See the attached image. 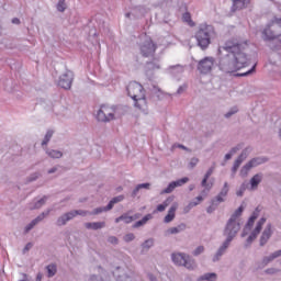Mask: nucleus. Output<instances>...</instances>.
Instances as JSON below:
<instances>
[{
	"label": "nucleus",
	"mask_w": 281,
	"mask_h": 281,
	"mask_svg": "<svg viewBox=\"0 0 281 281\" xmlns=\"http://www.w3.org/2000/svg\"><path fill=\"white\" fill-rule=\"evenodd\" d=\"M247 42L238 38L227 40L217 49V67L224 74H234L249 65V56L245 53Z\"/></svg>",
	"instance_id": "f257e3e1"
},
{
	"label": "nucleus",
	"mask_w": 281,
	"mask_h": 281,
	"mask_svg": "<svg viewBox=\"0 0 281 281\" xmlns=\"http://www.w3.org/2000/svg\"><path fill=\"white\" fill-rule=\"evenodd\" d=\"M126 91L128 97L134 100V106H136V109H139V111H146L147 102L146 90H144V86H142L137 81H132L128 83Z\"/></svg>",
	"instance_id": "f03ea898"
},
{
	"label": "nucleus",
	"mask_w": 281,
	"mask_h": 281,
	"mask_svg": "<svg viewBox=\"0 0 281 281\" xmlns=\"http://www.w3.org/2000/svg\"><path fill=\"white\" fill-rule=\"evenodd\" d=\"M194 36L198 47L205 50L207 47H210V45H212V38L216 36V31H214V27L210 24H200Z\"/></svg>",
	"instance_id": "7ed1b4c3"
},
{
	"label": "nucleus",
	"mask_w": 281,
	"mask_h": 281,
	"mask_svg": "<svg viewBox=\"0 0 281 281\" xmlns=\"http://www.w3.org/2000/svg\"><path fill=\"white\" fill-rule=\"evenodd\" d=\"M265 42L277 41L281 36V18L272 20L261 32Z\"/></svg>",
	"instance_id": "20e7f679"
},
{
	"label": "nucleus",
	"mask_w": 281,
	"mask_h": 281,
	"mask_svg": "<svg viewBox=\"0 0 281 281\" xmlns=\"http://www.w3.org/2000/svg\"><path fill=\"white\" fill-rule=\"evenodd\" d=\"M171 260L177 267H184L188 271L196 269V260L186 252H172Z\"/></svg>",
	"instance_id": "39448f33"
},
{
	"label": "nucleus",
	"mask_w": 281,
	"mask_h": 281,
	"mask_svg": "<svg viewBox=\"0 0 281 281\" xmlns=\"http://www.w3.org/2000/svg\"><path fill=\"white\" fill-rule=\"evenodd\" d=\"M115 111H117V106L115 105H101L97 112V121L102 122L103 124L113 122V120H115Z\"/></svg>",
	"instance_id": "423d86ee"
},
{
	"label": "nucleus",
	"mask_w": 281,
	"mask_h": 281,
	"mask_svg": "<svg viewBox=\"0 0 281 281\" xmlns=\"http://www.w3.org/2000/svg\"><path fill=\"white\" fill-rule=\"evenodd\" d=\"M229 194V183L225 182L220 193L211 200V205L207 206V214H213L221 203H225V198Z\"/></svg>",
	"instance_id": "0eeeda50"
},
{
	"label": "nucleus",
	"mask_w": 281,
	"mask_h": 281,
	"mask_svg": "<svg viewBox=\"0 0 281 281\" xmlns=\"http://www.w3.org/2000/svg\"><path fill=\"white\" fill-rule=\"evenodd\" d=\"M139 52L143 58H155L157 45L153 42V38L146 37L145 41L139 44Z\"/></svg>",
	"instance_id": "6e6552de"
},
{
	"label": "nucleus",
	"mask_w": 281,
	"mask_h": 281,
	"mask_svg": "<svg viewBox=\"0 0 281 281\" xmlns=\"http://www.w3.org/2000/svg\"><path fill=\"white\" fill-rule=\"evenodd\" d=\"M240 232V222H234L228 220L223 231V236L226 237V240L231 241L234 240L238 233Z\"/></svg>",
	"instance_id": "1a4fd4ad"
},
{
	"label": "nucleus",
	"mask_w": 281,
	"mask_h": 281,
	"mask_svg": "<svg viewBox=\"0 0 281 281\" xmlns=\"http://www.w3.org/2000/svg\"><path fill=\"white\" fill-rule=\"evenodd\" d=\"M267 161H269V158L267 157H255L250 159L246 165L241 167L239 171L240 177H247L251 168H258V166H262V164H267Z\"/></svg>",
	"instance_id": "9d476101"
},
{
	"label": "nucleus",
	"mask_w": 281,
	"mask_h": 281,
	"mask_svg": "<svg viewBox=\"0 0 281 281\" xmlns=\"http://www.w3.org/2000/svg\"><path fill=\"white\" fill-rule=\"evenodd\" d=\"M114 278H116V281H133L135 272L128 267H116Z\"/></svg>",
	"instance_id": "9b49d317"
},
{
	"label": "nucleus",
	"mask_w": 281,
	"mask_h": 281,
	"mask_svg": "<svg viewBox=\"0 0 281 281\" xmlns=\"http://www.w3.org/2000/svg\"><path fill=\"white\" fill-rule=\"evenodd\" d=\"M214 63H216L214 57H204L198 63V71L203 76L212 74V69H214Z\"/></svg>",
	"instance_id": "f8f14e48"
},
{
	"label": "nucleus",
	"mask_w": 281,
	"mask_h": 281,
	"mask_svg": "<svg viewBox=\"0 0 281 281\" xmlns=\"http://www.w3.org/2000/svg\"><path fill=\"white\" fill-rule=\"evenodd\" d=\"M72 83H74V72L71 70H66L65 74H63L59 77L58 87H60L61 89L69 90L71 89Z\"/></svg>",
	"instance_id": "ddd939ff"
},
{
	"label": "nucleus",
	"mask_w": 281,
	"mask_h": 281,
	"mask_svg": "<svg viewBox=\"0 0 281 281\" xmlns=\"http://www.w3.org/2000/svg\"><path fill=\"white\" fill-rule=\"evenodd\" d=\"M266 223H267V217H261L257 222L255 229L251 232V234L246 239L247 246L251 245V243H254V240H256V238H258V235L260 234V232H262V225H265Z\"/></svg>",
	"instance_id": "4468645a"
},
{
	"label": "nucleus",
	"mask_w": 281,
	"mask_h": 281,
	"mask_svg": "<svg viewBox=\"0 0 281 281\" xmlns=\"http://www.w3.org/2000/svg\"><path fill=\"white\" fill-rule=\"evenodd\" d=\"M188 181H190V178H188V177L172 181L168 184V187L166 189H164L160 192V194H171V192H175L176 188H181V186H186V183H188Z\"/></svg>",
	"instance_id": "2eb2a0df"
},
{
	"label": "nucleus",
	"mask_w": 281,
	"mask_h": 281,
	"mask_svg": "<svg viewBox=\"0 0 281 281\" xmlns=\"http://www.w3.org/2000/svg\"><path fill=\"white\" fill-rule=\"evenodd\" d=\"M280 256H281V249L270 254L269 256H265L261 259V261H258L256 263L257 269H265V267H267L269 263L273 262V260H276V258H280Z\"/></svg>",
	"instance_id": "dca6fc26"
},
{
	"label": "nucleus",
	"mask_w": 281,
	"mask_h": 281,
	"mask_svg": "<svg viewBox=\"0 0 281 281\" xmlns=\"http://www.w3.org/2000/svg\"><path fill=\"white\" fill-rule=\"evenodd\" d=\"M249 147H246L245 149L241 150L240 155L237 157V159L234 161V165L232 167V172L233 175H236L238 172V169L240 168V165L247 157H249Z\"/></svg>",
	"instance_id": "f3484780"
},
{
	"label": "nucleus",
	"mask_w": 281,
	"mask_h": 281,
	"mask_svg": "<svg viewBox=\"0 0 281 281\" xmlns=\"http://www.w3.org/2000/svg\"><path fill=\"white\" fill-rule=\"evenodd\" d=\"M229 245H232V241L225 239L220 248L217 249L216 254L213 257V262H218L223 256L227 252V249H229Z\"/></svg>",
	"instance_id": "a211bd4d"
},
{
	"label": "nucleus",
	"mask_w": 281,
	"mask_h": 281,
	"mask_svg": "<svg viewBox=\"0 0 281 281\" xmlns=\"http://www.w3.org/2000/svg\"><path fill=\"white\" fill-rule=\"evenodd\" d=\"M273 235V231H272V225L271 223L267 224L265 231L262 232L260 239H259V245L260 247H265V245H267V243H269V239L271 238V236Z\"/></svg>",
	"instance_id": "6ab92c4d"
},
{
	"label": "nucleus",
	"mask_w": 281,
	"mask_h": 281,
	"mask_svg": "<svg viewBox=\"0 0 281 281\" xmlns=\"http://www.w3.org/2000/svg\"><path fill=\"white\" fill-rule=\"evenodd\" d=\"M74 218L75 217L72 211L66 212L57 218L56 225L57 227H65V225H67L69 221H74Z\"/></svg>",
	"instance_id": "aec40b11"
},
{
	"label": "nucleus",
	"mask_w": 281,
	"mask_h": 281,
	"mask_svg": "<svg viewBox=\"0 0 281 281\" xmlns=\"http://www.w3.org/2000/svg\"><path fill=\"white\" fill-rule=\"evenodd\" d=\"M262 179H265L263 172H258L255 176H252L249 181V184H250L249 190H258V186H260V183H262Z\"/></svg>",
	"instance_id": "412c9836"
},
{
	"label": "nucleus",
	"mask_w": 281,
	"mask_h": 281,
	"mask_svg": "<svg viewBox=\"0 0 281 281\" xmlns=\"http://www.w3.org/2000/svg\"><path fill=\"white\" fill-rule=\"evenodd\" d=\"M214 175V167H211L206 173L204 175V178L201 182L202 188H206L207 191L212 190L214 183L212 181L207 182V179Z\"/></svg>",
	"instance_id": "4be33fe9"
},
{
	"label": "nucleus",
	"mask_w": 281,
	"mask_h": 281,
	"mask_svg": "<svg viewBox=\"0 0 281 281\" xmlns=\"http://www.w3.org/2000/svg\"><path fill=\"white\" fill-rule=\"evenodd\" d=\"M232 12H236L238 10H245L251 3V0H232Z\"/></svg>",
	"instance_id": "5701e85b"
},
{
	"label": "nucleus",
	"mask_w": 281,
	"mask_h": 281,
	"mask_svg": "<svg viewBox=\"0 0 281 281\" xmlns=\"http://www.w3.org/2000/svg\"><path fill=\"white\" fill-rule=\"evenodd\" d=\"M47 199H49V196L44 195L42 199L29 203V210H41V207L47 203Z\"/></svg>",
	"instance_id": "b1692460"
},
{
	"label": "nucleus",
	"mask_w": 281,
	"mask_h": 281,
	"mask_svg": "<svg viewBox=\"0 0 281 281\" xmlns=\"http://www.w3.org/2000/svg\"><path fill=\"white\" fill-rule=\"evenodd\" d=\"M186 223H181L178 226L170 227L166 231V236L175 235V234H181V232H186L187 229Z\"/></svg>",
	"instance_id": "393cba45"
},
{
	"label": "nucleus",
	"mask_w": 281,
	"mask_h": 281,
	"mask_svg": "<svg viewBox=\"0 0 281 281\" xmlns=\"http://www.w3.org/2000/svg\"><path fill=\"white\" fill-rule=\"evenodd\" d=\"M86 229H93L94 232L98 229H103V227H106L105 222H88L85 224Z\"/></svg>",
	"instance_id": "a878e982"
},
{
	"label": "nucleus",
	"mask_w": 281,
	"mask_h": 281,
	"mask_svg": "<svg viewBox=\"0 0 281 281\" xmlns=\"http://www.w3.org/2000/svg\"><path fill=\"white\" fill-rule=\"evenodd\" d=\"M168 71L169 74H171V76H180V74H183V71H186V67L178 64L175 66H169Z\"/></svg>",
	"instance_id": "bb28decb"
},
{
	"label": "nucleus",
	"mask_w": 281,
	"mask_h": 281,
	"mask_svg": "<svg viewBox=\"0 0 281 281\" xmlns=\"http://www.w3.org/2000/svg\"><path fill=\"white\" fill-rule=\"evenodd\" d=\"M132 211H128L126 213H123L121 216L115 218V223L124 222L125 225H130V223H133V217H131Z\"/></svg>",
	"instance_id": "cd10ccee"
},
{
	"label": "nucleus",
	"mask_w": 281,
	"mask_h": 281,
	"mask_svg": "<svg viewBox=\"0 0 281 281\" xmlns=\"http://www.w3.org/2000/svg\"><path fill=\"white\" fill-rule=\"evenodd\" d=\"M177 213V205H171L168 214L164 218V223H172Z\"/></svg>",
	"instance_id": "c85d7f7f"
},
{
	"label": "nucleus",
	"mask_w": 281,
	"mask_h": 281,
	"mask_svg": "<svg viewBox=\"0 0 281 281\" xmlns=\"http://www.w3.org/2000/svg\"><path fill=\"white\" fill-rule=\"evenodd\" d=\"M150 218H153L151 214L145 215L142 220H139L133 224V228L137 229L139 227H144V225H146V223H148V221H150Z\"/></svg>",
	"instance_id": "c756f323"
},
{
	"label": "nucleus",
	"mask_w": 281,
	"mask_h": 281,
	"mask_svg": "<svg viewBox=\"0 0 281 281\" xmlns=\"http://www.w3.org/2000/svg\"><path fill=\"white\" fill-rule=\"evenodd\" d=\"M45 153L50 159H60L63 157V151L60 150L46 148Z\"/></svg>",
	"instance_id": "7c9ffc66"
},
{
	"label": "nucleus",
	"mask_w": 281,
	"mask_h": 281,
	"mask_svg": "<svg viewBox=\"0 0 281 281\" xmlns=\"http://www.w3.org/2000/svg\"><path fill=\"white\" fill-rule=\"evenodd\" d=\"M243 212H245V207L241 205L231 215L228 221L238 223V218H240V216H243Z\"/></svg>",
	"instance_id": "2f4dec72"
},
{
	"label": "nucleus",
	"mask_w": 281,
	"mask_h": 281,
	"mask_svg": "<svg viewBox=\"0 0 281 281\" xmlns=\"http://www.w3.org/2000/svg\"><path fill=\"white\" fill-rule=\"evenodd\" d=\"M46 271H47L48 278H54V276L58 273V267L55 263H50L46 266Z\"/></svg>",
	"instance_id": "473e14b6"
},
{
	"label": "nucleus",
	"mask_w": 281,
	"mask_h": 281,
	"mask_svg": "<svg viewBox=\"0 0 281 281\" xmlns=\"http://www.w3.org/2000/svg\"><path fill=\"white\" fill-rule=\"evenodd\" d=\"M268 47H270V49H272V52H279V49H281V40H273L270 41Z\"/></svg>",
	"instance_id": "72a5a7b5"
},
{
	"label": "nucleus",
	"mask_w": 281,
	"mask_h": 281,
	"mask_svg": "<svg viewBox=\"0 0 281 281\" xmlns=\"http://www.w3.org/2000/svg\"><path fill=\"white\" fill-rule=\"evenodd\" d=\"M216 278H217L216 273L209 272V273H205V274L201 276L199 278V280L200 281H216Z\"/></svg>",
	"instance_id": "f704fd0d"
},
{
	"label": "nucleus",
	"mask_w": 281,
	"mask_h": 281,
	"mask_svg": "<svg viewBox=\"0 0 281 281\" xmlns=\"http://www.w3.org/2000/svg\"><path fill=\"white\" fill-rule=\"evenodd\" d=\"M124 200V195H117L115 198H113L109 203H108V210H113V206L116 203H122V201Z\"/></svg>",
	"instance_id": "c9c22d12"
},
{
	"label": "nucleus",
	"mask_w": 281,
	"mask_h": 281,
	"mask_svg": "<svg viewBox=\"0 0 281 281\" xmlns=\"http://www.w3.org/2000/svg\"><path fill=\"white\" fill-rule=\"evenodd\" d=\"M102 212H111V209H109V205L97 207L90 212V216H98V214H102Z\"/></svg>",
	"instance_id": "e433bc0d"
},
{
	"label": "nucleus",
	"mask_w": 281,
	"mask_h": 281,
	"mask_svg": "<svg viewBox=\"0 0 281 281\" xmlns=\"http://www.w3.org/2000/svg\"><path fill=\"white\" fill-rule=\"evenodd\" d=\"M43 175L40 171H35L31 173L29 177H26V183H33V181H37V179H41Z\"/></svg>",
	"instance_id": "4c0bfd02"
},
{
	"label": "nucleus",
	"mask_w": 281,
	"mask_h": 281,
	"mask_svg": "<svg viewBox=\"0 0 281 281\" xmlns=\"http://www.w3.org/2000/svg\"><path fill=\"white\" fill-rule=\"evenodd\" d=\"M52 137H54V131L48 130L46 132V135L44 136L43 142H42V146H47L49 144V142L52 140Z\"/></svg>",
	"instance_id": "58836bf2"
},
{
	"label": "nucleus",
	"mask_w": 281,
	"mask_h": 281,
	"mask_svg": "<svg viewBox=\"0 0 281 281\" xmlns=\"http://www.w3.org/2000/svg\"><path fill=\"white\" fill-rule=\"evenodd\" d=\"M38 221L36 220V217L29 223L25 227H24V235L30 234V232H32L33 227H36V225H38Z\"/></svg>",
	"instance_id": "ea45409f"
},
{
	"label": "nucleus",
	"mask_w": 281,
	"mask_h": 281,
	"mask_svg": "<svg viewBox=\"0 0 281 281\" xmlns=\"http://www.w3.org/2000/svg\"><path fill=\"white\" fill-rule=\"evenodd\" d=\"M74 218L76 216H91V212L85 210H71Z\"/></svg>",
	"instance_id": "a19ab883"
},
{
	"label": "nucleus",
	"mask_w": 281,
	"mask_h": 281,
	"mask_svg": "<svg viewBox=\"0 0 281 281\" xmlns=\"http://www.w3.org/2000/svg\"><path fill=\"white\" fill-rule=\"evenodd\" d=\"M252 74H256V65H254L252 67H251V69H249V70H247L246 72H238V74H236L235 76L237 77V78H245V77H247V76H251Z\"/></svg>",
	"instance_id": "79ce46f5"
},
{
	"label": "nucleus",
	"mask_w": 281,
	"mask_h": 281,
	"mask_svg": "<svg viewBox=\"0 0 281 281\" xmlns=\"http://www.w3.org/2000/svg\"><path fill=\"white\" fill-rule=\"evenodd\" d=\"M155 245V239L149 238L142 244L143 249H150Z\"/></svg>",
	"instance_id": "37998d69"
},
{
	"label": "nucleus",
	"mask_w": 281,
	"mask_h": 281,
	"mask_svg": "<svg viewBox=\"0 0 281 281\" xmlns=\"http://www.w3.org/2000/svg\"><path fill=\"white\" fill-rule=\"evenodd\" d=\"M236 113H238V106H233L226 114H224V117L229 120V117H232V115H236Z\"/></svg>",
	"instance_id": "c03bdc74"
},
{
	"label": "nucleus",
	"mask_w": 281,
	"mask_h": 281,
	"mask_svg": "<svg viewBox=\"0 0 281 281\" xmlns=\"http://www.w3.org/2000/svg\"><path fill=\"white\" fill-rule=\"evenodd\" d=\"M65 10H67V3H65V0H59L57 3V11L65 12Z\"/></svg>",
	"instance_id": "a18cd8bd"
},
{
	"label": "nucleus",
	"mask_w": 281,
	"mask_h": 281,
	"mask_svg": "<svg viewBox=\"0 0 281 281\" xmlns=\"http://www.w3.org/2000/svg\"><path fill=\"white\" fill-rule=\"evenodd\" d=\"M199 203H201V202H199V201H196V200L190 202V203L184 207V212H186V213L190 212V210H192V207H196V205H199Z\"/></svg>",
	"instance_id": "49530a36"
},
{
	"label": "nucleus",
	"mask_w": 281,
	"mask_h": 281,
	"mask_svg": "<svg viewBox=\"0 0 281 281\" xmlns=\"http://www.w3.org/2000/svg\"><path fill=\"white\" fill-rule=\"evenodd\" d=\"M49 212H52V211L47 210V211L43 212L37 217H35V220L41 223L42 221H44L46 218V216H49Z\"/></svg>",
	"instance_id": "de8ad7c7"
},
{
	"label": "nucleus",
	"mask_w": 281,
	"mask_h": 281,
	"mask_svg": "<svg viewBox=\"0 0 281 281\" xmlns=\"http://www.w3.org/2000/svg\"><path fill=\"white\" fill-rule=\"evenodd\" d=\"M205 251V247L204 246H198L194 250H193V256H201V254H203Z\"/></svg>",
	"instance_id": "09e8293b"
},
{
	"label": "nucleus",
	"mask_w": 281,
	"mask_h": 281,
	"mask_svg": "<svg viewBox=\"0 0 281 281\" xmlns=\"http://www.w3.org/2000/svg\"><path fill=\"white\" fill-rule=\"evenodd\" d=\"M182 19L183 21H186V23H189L191 25H194V22H192V16L190 15L189 12H186L183 15H182Z\"/></svg>",
	"instance_id": "8fccbe9b"
},
{
	"label": "nucleus",
	"mask_w": 281,
	"mask_h": 281,
	"mask_svg": "<svg viewBox=\"0 0 281 281\" xmlns=\"http://www.w3.org/2000/svg\"><path fill=\"white\" fill-rule=\"evenodd\" d=\"M168 199L162 203L159 204L156 209V212H166V207L168 206Z\"/></svg>",
	"instance_id": "3c124183"
},
{
	"label": "nucleus",
	"mask_w": 281,
	"mask_h": 281,
	"mask_svg": "<svg viewBox=\"0 0 281 281\" xmlns=\"http://www.w3.org/2000/svg\"><path fill=\"white\" fill-rule=\"evenodd\" d=\"M265 272L268 276H276V273H280V269H278V268H268Z\"/></svg>",
	"instance_id": "603ef678"
},
{
	"label": "nucleus",
	"mask_w": 281,
	"mask_h": 281,
	"mask_svg": "<svg viewBox=\"0 0 281 281\" xmlns=\"http://www.w3.org/2000/svg\"><path fill=\"white\" fill-rule=\"evenodd\" d=\"M256 223L255 220L248 218V222L246 223L245 227L248 229V232H251V227H254V224Z\"/></svg>",
	"instance_id": "864d4df0"
},
{
	"label": "nucleus",
	"mask_w": 281,
	"mask_h": 281,
	"mask_svg": "<svg viewBox=\"0 0 281 281\" xmlns=\"http://www.w3.org/2000/svg\"><path fill=\"white\" fill-rule=\"evenodd\" d=\"M146 66H147V69H159V65L153 61H147Z\"/></svg>",
	"instance_id": "5fc2aeb1"
},
{
	"label": "nucleus",
	"mask_w": 281,
	"mask_h": 281,
	"mask_svg": "<svg viewBox=\"0 0 281 281\" xmlns=\"http://www.w3.org/2000/svg\"><path fill=\"white\" fill-rule=\"evenodd\" d=\"M135 238V234L130 233L127 235L124 236V240L125 243H132V240Z\"/></svg>",
	"instance_id": "6e6d98bb"
},
{
	"label": "nucleus",
	"mask_w": 281,
	"mask_h": 281,
	"mask_svg": "<svg viewBox=\"0 0 281 281\" xmlns=\"http://www.w3.org/2000/svg\"><path fill=\"white\" fill-rule=\"evenodd\" d=\"M32 247H34V244L27 243V244L25 245V247L23 248L22 254H23V255L27 254V251H30V249H32Z\"/></svg>",
	"instance_id": "4d7b16f0"
},
{
	"label": "nucleus",
	"mask_w": 281,
	"mask_h": 281,
	"mask_svg": "<svg viewBox=\"0 0 281 281\" xmlns=\"http://www.w3.org/2000/svg\"><path fill=\"white\" fill-rule=\"evenodd\" d=\"M108 243H110L111 245H117V243H120V240L115 236H110L108 238Z\"/></svg>",
	"instance_id": "13d9d810"
},
{
	"label": "nucleus",
	"mask_w": 281,
	"mask_h": 281,
	"mask_svg": "<svg viewBox=\"0 0 281 281\" xmlns=\"http://www.w3.org/2000/svg\"><path fill=\"white\" fill-rule=\"evenodd\" d=\"M137 187L139 190H149L150 183L149 182L140 183V184H137Z\"/></svg>",
	"instance_id": "bf43d9fd"
},
{
	"label": "nucleus",
	"mask_w": 281,
	"mask_h": 281,
	"mask_svg": "<svg viewBox=\"0 0 281 281\" xmlns=\"http://www.w3.org/2000/svg\"><path fill=\"white\" fill-rule=\"evenodd\" d=\"M188 89V85L180 86L176 92L177 95H181Z\"/></svg>",
	"instance_id": "052dcab7"
},
{
	"label": "nucleus",
	"mask_w": 281,
	"mask_h": 281,
	"mask_svg": "<svg viewBox=\"0 0 281 281\" xmlns=\"http://www.w3.org/2000/svg\"><path fill=\"white\" fill-rule=\"evenodd\" d=\"M243 148V145H237L235 147H233L229 153L233 155H236L238 153V150H240Z\"/></svg>",
	"instance_id": "680f3d73"
},
{
	"label": "nucleus",
	"mask_w": 281,
	"mask_h": 281,
	"mask_svg": "<svg viewBox=\"0 0 281 281\" xmlns=\"http://www.w3.org/2000/svg\"><path fill=\"white\" fill-rule=\"evenodd\" d=\"M88 281H104L102 277L92 274Z\"/></svg>",
	"instance_id": "e2e57ef3"
},
{
	"label": "nucleus",
	"mask_w": 281,
	"mask_h": 281,
	"mask_svg": "<svg viewBox=\"0 0 281 281\" xmlns=\"http://www.w3.org/2000/svg\"><path fill=\"white\" fill-rule=\"evenodd\" d=\"M139 187L136 186L135 189L132 191V199H135L139 194Z\"/></svg>",
	"instance_id": "0e129e2a"
},
{
	"label": "nucleus",
	"mask_w": 281,
	"mask_h": 281,
	"mask_svg": "<svg viewBox=\"0 0 281 281\" xmlns=\"http://www.w3.org/2000/svg\"><path fill=\"white\" fill-rule=\"evenodd\" d=\"M196 164H199V158H191L189 166L191 168H194L196 166Z\"/></svg>",
	"instance_id": "69168bd1"
},
{
	"label": "nucleus",
	"mask_w": 281,
	"mask_h": 281,
	"mask_svg": "<svg viewBox=\"0 0 281 281\" xmlns=\"http://www.w3.org/2000/svg\"><path fill=\"white\" fill-rule=\"evenodd\" d=\"M245 190H246L245 184H241L239 191H237L236 193L237 196H243V194H245Z\"/></svg>",
	"instance_id": "338daca9"
},
{
	"label": "nucleus",
	"mask_w": 281,
	"mask_h": 281,
	"mask_svg": "<svg viewBox=\"0 0 281 281\" xmlns=\"http://www.w3.org/2000/svg\"><path fill=\"white\" fill-rule=\"evenodd\" d=\"M258 216H260V213H259V211H258V209L251 214V216H250V218L252 220V221H256L257 218H258Z\"/></svg>",
	"instance_id": "774afa93"
}]
</instances>
